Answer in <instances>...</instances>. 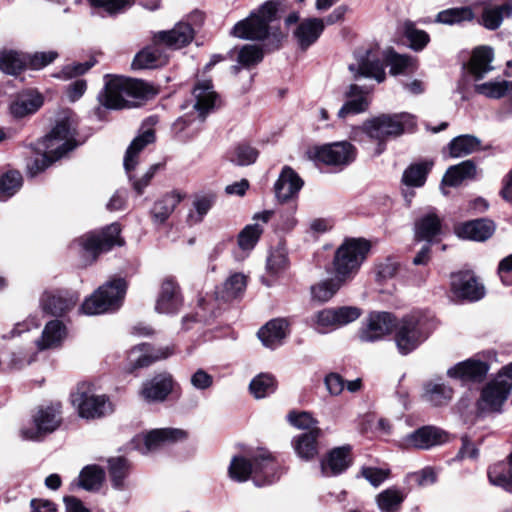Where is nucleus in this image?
<instances>
[{
	"label": "nucleus",
	"mask_w": 512,
	"mask_h": 512,
	"mask_svg": "<svg viewBox=\"0 0 512 512\" xmlns=\"http://www.w3.org/2000/svg\"><path fill=\"white\" fill-rule=\"evenodd\" d=\"M75 135L76 128L69 117L59 120L49 134L33 145V150L42 157L28 165L31 175L43 171L72 151L77 146Z\"/></svg>",
	"instance_id": "1"
},
{
	"label": "nucleus",
	"mask_w": 512,
	"mask_h": 512,
	"mask_svg": "<svg viewBox=\"0 0 512 512\" xmlns=\"http://www.w3.org/2000/svg\"><path fill=\"white\" fill-rule=\"evenodd\" d=\"M156 90L143 80L113 76L106 81L98 100L107 109L121 110L138 105V100L154 96Z\"/></svg>",
	"instance_id": "2"
},
{
	"label": "nucleus",
	"mask_w": 512,
	"mask_h": 512,
	"mask_svg": "<svg viewBox=\"0 0 512 512\" xmlns=\"http://www.w3.org/2000/svg\"><path fill=\"white\" fill-rule=\"evenodd\" d=\"M417 127L416 116L407 112L394 114H381L366 120L362 124V131L377 141L374 155L378 156L385 150V142L390 138H397L404 133H412Z\"/></svg>",
	"instance_id": "3"
},
{
	"label": "nucleus",
	"mask_w": 512,
	"mask_h": 512,
	"mask_svg": "<svg viewBox=\"0 0 512 512\" xmlns=\"http://www.w3.org/2000/svg\"><path fill=\"white\" fill-rule=\"evenodd\" d=\"M275 468L276 464L271 454L262 451L252 462L244 457H234L228 471L230 477L239 482H244L253 475L255 484L262 486L273 482Z\"/></svg>",
	"instance_id": "4"
},
{
	"label": "nucleus",
	"mask_w": 512,
	"mask_h": 512,
	"mask_svg": "<svg viewBox=\"0 0 512 512\" xmlns=\"http://www.w3.org/2000/svg\"><path fill=\"white\" fill-rule=\"evenodd\" d=\"M218 95L214 91L211 80L199 81L192 91L190 104L182 107L187 109L191 106L193 112L191 115L183 116L174 123V129L178 132L184 131L192 123H203L207 115L216 107Z\"/></svg>",
	"instance_id": "5"
},
{
	"label": "nucleus",
	"mask_w": 512,
	"mask_h": 512,
	"mask_svg": "<svg viewBox=\"0 0 512 512\" xmlns=\"http://www.w3.org/2000/svg\"><path fill=\"white\" fill-rule=\"evenodd\" d=\"M394 327L395 343L403 355L415 350L431 332L428 319L419 313L404 316L397 324H394Z\"/></svg>",
	"instance_id": "6"
},
{
	"label": "nucleus",
	"mask_w": 512,
	"mask_h": 512,
	"mask_svg": "<svg viewBox=\"0 0 512 512\" xmlns=\"http://www.w3.org/2000/svg\"><path fill=\"white\" fill-rule=\"evenodd\" d=\"M279 0L265 2L246 19L236 23L231 34L240 39L264 40L269 34V24L275 19Z\"/></svg>",
	"instance_id": "7"
},
{
	"label": "nucleus",
	"mask_w": 512,
	"mask_h": 512,
	"mask_svg": "<svg viewBox=\"0 0 512 512\" xmlns=\"http://www.w3.org/2000/svg\"><path fill=\"white\" fill-rule=\"evenodd\" d=\"M370 249L367 241L362 239L346 240L335 252L333 268L335 276L344 283L358 272Z\"/></svg>",
	"instance_id": "8"
},
{
	"label": "nucleus",
	"mask_w": 512,
	"mask_h": 512,
	"mask_svg": "<svg viewBox=\"0 0 512 512\" xmlns=\"http://www.w3.org/2000/svg\"><path fill=\"white\" fill-rule=\"evenodd\" d=\"M512 390V362L501 368L495 378L485 385L477 402L481 412H502Z\"/></svg>",
	"instance_id": "9"
},
{
	"label": "nucleus",
	"mask_w": 512,
	"mask_h": 512,
	"mask_svg": "<svg viewBox=\"0 0 512 512\" xmlns=\"http://www.w3.org/2000/svg\"><path fill=\"white\" fill-rule=\"evenodd\" d=\"M126 288L127 284L121 278L104 284L83 302L82 312L86 315H97L118 309L124 299Z\"/></svg>",
	"instance_id": "10"
},
{
	"label": "nucleus",
	"mask_w": 512,
	"mask_h": 512,
	"mask_svg": "<svg viewBox=\"0 0 512 512\" xmlns=\"http://www.w3.org/2000/svg\"><path fill=\"white\" fill-rule=\"evenodd\" d=\"M72 403L77 407L79 415L86 419L100 418L114 411L113 404L105 395L90 393L84 385L72 394Z\"/></svg>",
	"instance_id": "11"
},
{
	"label": "nucleus",
	"mask_w": 512,
	"mask_h": 512,
	"mask_svg": "<svg viewBox=\"0 0 512 512\" xmlns=\"http://www.w3.org/2000/svg\"><path fill=\"white\" fill-rule=\"evenodd\" d=\"M119 234V225L113 223L100 232H91L82 236L78 239V243L95 260L100 253L109 251L115 245H123V240L119 237Z\"/></svg>",
	"instance_id": "12"
},
{
	"label": "nucleus",
	"mask_w": 512,
	"mask_h": 512,
	"mask_svg": "<svg viewBox=\"0 0 512 512\" xmlns=\"http://www.w3.org/2000/svg\"><path fill=\"white\" fill-rule=\"evenodd\" d=\"M61 423L59 405L41 407L33 416V426L23 427L21 437L26 440H39L43 435L56 430Z\"/></svg>",
	"instance_id": "13"
},
{
	"label": "nucleus",
	"mask_w": 512,
	"mask_h": 512,
	"mask_svg": "<svg viewBox=\"0 0 512 512\" xmlns=\"http://www.w3.org/2000/svg\"><path fill=\"white\" fill-rule=\"evenodd\" d=\"M394 327V319L388 312H372L358 331L361 342L371 343L381 340Z\"/></svg>",
	"instance_id": "14"
},
{
	"label": "nucleus",
	"mask_w": 512,
	"mask_h": 512,
	"mask_svg": "<svg viewBox=\"0 0 512 512\" xmlns=\"http://www.w3.org/2000/svg\"><path fill=\"white\" fill-rule=\"evenodd\" d=\"M186 437L185 431L176 428H161L154 429L147 433L145 436H138L134 439V442H142L141 445H137L136 448L142 454H148L154 452L167 444L176 442Z\"/></svg>",
	"instance_id": "15"
},
{
	"label": "nucleus",
	"mask_w": 512,
	"mask_h": 512,
	"mask_svg": "<svg viewBox=\"0 0 512 512\" xmlns=\"http://www.w3.org/2000/svg\"><path fill=\"white\" fill-rule=\"evenodd\" d=\"M315 157L327 165H347L355 159L356 149L347 141L335 142L317 148Z\"/></svg>",
	"instance_id": "16"
},
{
	"label": "nucleus",
	"mask_w": 512,
	"mask_h": 512,
	"mask_svg": "<svg viewBox=\"0 0 512 512\" xmlns=\"http://www.w3.org/2000/svg\"><path fill=\"white\" fill-rule=\"evenodd\" d=\"M483 7L479 23L486 29H498L505 18L512 16V0H484L476 3Z\"/></svg>",
	"instance_id": "17"
},
{
	"label": "nucleus",
	"mask_w": 512,
	"mask_h": 512,
	"mask_svg": "<svg viewBox=\"0 0 512 512\" xmlns=\"http://www.w3.org/2000/svg\"><path fill=\"white\" fill-rule=\"evenodd\" d=\"M173 377L169 373H160L143 382L139 395L147 403L163 402L173 390Z\"/></svg>",
	"instance_id": "18"
},
{
	"label": "nucleus",
	"mask_w": 512,
	"mask_h": 512,
	"mask_svg": "<svg viewBox=\"0 0 512 512\" xmlns=\"http://www.w3.org/2000/svg\"><path fill=\"white\" fill-rule=\"evenodd\" d=\"M355 58L356 62L349 65V70L354 73L355 77L374 78L379 83L385 80L386 74L383 65L372 51L357 52Z\"/></svg>",
	"instance_id": "19"
},
{
	"label": "nucleus",
	"mask_w": 512,
	"mask_h": 512,
	"mask_svg": "<svg viewBox=\"0 0 512 512\" xmlns=\"http://www.w3.org/2000/svg\"><path fill=\"white\" fill-rule=\"evenodd\" d=\"M447 441V434L435 426H423L403 438L406 448L430 449Z\"/></svg>",
	"instance_id": "20"
},
{
	"label": "nucleus",
	"mask_w": 512,
	"mask_h": 512,
	"mask_svg": "<svg viewBox=\"0 0 512 512\" xmlns=\"http://www.w3.org/2000/svg\"><path fill=\"white\" fill-rule=\"evenodd\" d=\"M346 101L338 111L339 119H346L349 116L366 112L371 99L370 91L366 87L351 84L345 92Z\"/></svg>",
	"instance_id": "21"
},
{
	"label": "nucleus",
	"mask_w": 512,
	"mask_h": 512,
	"mask_svg": "<svg viewBox=\"0 0 512 512\" xmlns=\"http://www.w3.org/2000/svg\"><path fill=\"white\" fill-rule=\"evenodd\" d=\"M451 290L456 297L469 301L480 300L485 294L484 286L468 271L451 275Z\"/></svg>",
	"instance_id": "22"
},
{
	"label": "nucleus",
	"mask_w": 512,
	"mask_h": 512,
	"mask_svg": "<svg viewBox=\"0 0 512 512\" xmlns=\"http://www.w3.org/2000/svg\"><path fill=\"white\" fill-rule=\"evenodd\" d=\"M194 36L195 31L189 23L178 22L171 30L155 33L154 43L176 50L188 45Z\"/></svg>",
	"instance_id": "23"
},
{
	"label": "nucleus",
	"mask_w": 512,
	"mask_h": 512,
	"mask_svg": "<svg viewBox=\"0 0 512 512\" xmlns=\"http://www.w3.org/2000/svg\"><path fill=\"white\" fill-rule=\"evenodd\" d=\"M78 302V296L68 291L45 292L41 297L44 312L61 316L70 311Z\"/></svg>",
	"instance_id": "24"
},
{
	"label": "nucleus",
	"mask_w": 512,
	"mask_h": 512,
	"mask_svg": "<svg viewBox=\"0 0 512 512\" xmlns=\"http://www.w3.org/2000/svg\"><path fill=\"white\" fill-rule=\"evenodd\" d=\"M174 353L173 346H164L158 349H151L148 344H141L134 347L129 353V361L132 368H142L150 364L168 358Z\"/></svg>",
	"instance_id": "25"
},
{
	"label": "nucleus",
	"mask_w": 512,
	"mask_h": 512,
	"mask_svg": "<svg viewBox=\"0 0 512 512\" xmlns=\"http://www.w3.org/2000/svg\"><path fill=\"white\" fill-rule=\"evenodd\" d=\"M324 31V20L322 18H305L293 31V36L302 50L308 49L321 36Z\"/></svg>",
	"instance_id": "26"
},
{
	"label": "nucleus",
	"mask_w": 512,
	"mask_h": 512,
	"mask_svg": "<svg viewBox=\"0 0 512 512\" xmlns=\"http://www.w3.org/2000/svg\"><path fill=\"white\" fill-rule=\"evenodd\" d=\"M182 305L178 285L171 279L162 282L155 310L161 314H174Z\"/></svg>",
	"instance_id": "27"
},
{
	"label": "nucleus",
	"mask_w": 512,
	"mask_h": 512,
	"mask_svg": "<svg viewBox=\"0 0 512 512\" xmlns=\"http://www.w3.org/2000/svg\"><path fill=\"white\" fill-rule=\"evenodd\" d=\"M494 231L495 225L488 219L471 220L455 227L458 237L479 242L489 239Z\"/></svg>",
	"instance_id": "28"
},
{
	"label": "nucleus",
	"mask_w": 512,
	"mask_h": 512,
	"mask_svg": "<svg viewBox=\"0 0 512 512\" xmlns=\"http://www.w3.org/2000/svg\"><path fill=\"white\" fill-rule=\"evenodd\" d=\"M303 180L290 167L286 166L275 183V194L279 201H288L299 193L303 187Z\"/></svg>",
	"instance_id": "29"
},
{
	"label": "nucleus",
	"mask_w": 512,
	"mask_h": 512,
	"mask_svg": "<svg viewBox=\"0 0 512 512\" xmlns=\"http://www.w3.org/2000/svg\"><path fill=\"white\" fill-rule=\"evenodd\" d=\"M350 446L336 447L321 460V472L324 476H336L344 472L351 464Z\"/></svg>",
	"instance_id": "30"
},
{
	"label": "nucleus",
	"mask_w": 512,
	"mask_h": 512,
	"mask_svg": "<svg viewBox=\"0 0 512 512\" xmlns=\"http://www.w3.org/2000/svg\"><path fill=\"white\" fill-rule=\"evenodd\" d=\"M488 370L489 367L485 362L468 359L448 369L447 375L462 381H480L486 376Z\"/></svg>",
	"instance_id": "31"
},
{
	"label": "nucleus",
	"mask_w": 512,
	"mask_h": 512,
	"mask_svg": "<svg viewBox=\"0 0 512 512\" xmlns=\"http://www.w3.org/2000/svg\"><path fill=\"white\" fill-rule=\"evenodd\" d=\"M167 56L161 44H153L138 52L132 62L133 69H153L166 64Z\"/></svg>",
	"instance_id": "32"
},
{
	"label": "nucleus",
	"mask_w": 512,
	"mask_h": 512,
	"mask_svg": "<svg viewBox=\"0 0 512 512\" xmlns=\"http://www.w3.org/2000/svg\"><path fill=\"white\" fill-rule=\"evenodd\" d=\"M43 105L42 95L34 90H28L18 95L10 105L11 114L22 118L35 113Z\"/></svg>",
	"instance_id": "33"
},
{
	"label": "nucleus",
	"mask_w": 512,
	"mask_h": 512,
	"mask_svg": "<svg viewBox=\"0 0 512 512\" xmlns=\"http://www.w3.org/2000/svg\"><path fill=\"white\" fill-rule=\"evenodd\" d=\"M321 435L319 428H313L292 440V445L299 458L305 461L312 460L318 454L317 439Z\"/></svg>",
	"instance_id": "34"
},
{
	"label": "nucleus",
	"mask_w": 512,
	"mask_h": 512,
	"mask_svg": "<svg viewBox=\"0 0 512 512\" xmlns=\"http://www.w3.org/2000/svg\"><path fill=\"white\" fill-rule=\"evenodd\" d=\"M288 323L284 319H273L258 331V337L264 346L275 348L287 335Z\"/></svg>",
	"instance_id": "35"
},
{
	"label": "nucleus",
	"mask_w": 512,
	"mask_h": 512,
	"mask_svg": "<svg viewBox=\"0 0 512 512\" xmlns=\"http://www.w3.org/2000/svg\"><path fill=\"white\" fill-rule=\"evenodd\" d=\"M493 59L494 53L490 47L481 46L473 51L469 62V71L475 80L484 78L487 73L493 70L491 65Z\"/></svg>",
	"instance_id": "36"
},
{
	"label": "nucleus",
	"mask_w": 512,
	"mask_h": 512,
	"mask_svg": "<svg viewBox=\"0 0 512 512\" xmlns=\"http://www.w3.org/2000/svg\"><path fill=\"white\" fill-rule=\"evenodd\" d=\"M476 171V165L472 160H465L457 165L450 166L443 176L442 185L459 186L464 180L475 178Z\"/></svg>",
	"instance_id": "37"
},
{
	"label": "nucleus",
	"mask_w": 512,
	"mask_h": 512,
	"mask_svg": "<svg viewBox=\"0 0 512 512\" xmlns=\"http://www.w3.org/2000/svg\"><path fill=\"white\" fill-rule=\"evenodd\" d=\"M66 327L59 320H52L45 325L41 338L36 341L39 350L58 347L66 337Z\"/></svg>",
	"instance_id": "38"
},
{
	"label": "nucleus",
	"mask_w": 512,
	"mask_h": 512,
	"mask_svg": "<svg viewBox=\"0 0 512 512\" xmlns=\"http://www.w3.org/2000/svg\"><path fill=\"white\" fill-rule=\"evenodd\" d=\"M155 140L154 131L148 129L144 131L141 135L137 136L127 148L125 157H124V168L127 173H130L137 165V157L138 154L150 143H153Z\"/></svg>",
	"instance_id": "39"
},
{
	"label": "nucleus",
	"mask_w": 512,
	"mask_h": 512,
	"mask_svg": "<svg viewBox=\"0 0 512 512\" xmlns=\"http://www.w3.org/2000/svg\"><path fill=\"white\" fill-rule=\"evenodd\" d=\"M29 63V56L17 51L4 49L0 51V70L9 75L19 74Z\"/></svg>",
	"instance_id": "40"
},
{
	"label": "nucleus",
	"mask_w": 512,
	"mask_h": 512,
	"mask_svg": "<svg viewBox=\"0 0 512 512\" xmlns=\"http://www.w3.org/2000/svg\"><path fill=\"white\" fill-rule=\"evenodd\" d=\"M481 150V140L474 135H460L449 143V154L452 158H461Z\"/></svg>",
	"instance_id": "41"
},
{
	"label": "nucleus",
	"mask_w": 512,
	"mask_h": 512,
	"mask_svg": "<svg viewBox=\"0 0 512 512\" xmlns=\"http://www.w3.org/2000/svg\"><path fill=\"white\" fill-rule=\"evenodd\" d=\"M344 284L338 277L320 280L310 287L311 298L315 302L329 301Z\"/></svg>",
	"instance_id": "42"
},
{
	"label": "nucleus",
	"mask_w": 512,
	"mask_h": 512,
	"mask_svg": "<svg viewBox=\"0 0 512 512\" xmlns=\"http://www.w3.org/2000/svg\"><path fill=\"white\" fill-rule=\"evenodd\" d=\"M488 478L492 485L499 486L512 493V465L507 462H498L488 469Z\"/></svg>",
	"instance_id": "43"
},
{
	"label": "nucleus",
	"mask_w": 512,
	"mask_h": 512,
	"mask_svg": "<svg viewBox=\"0 0 512 512\" xmlns=\"http://www.w3.org/2000/svg\"><path fill=\"white\" fill-rule=\"evenodd\" d=\"M246 287V277L241 273L232 274L215 294L218 299L231 301L243 293Z\"/></svg>",
	"instance_id": "44"
},
{
	"label": "nucleus",
	"mask_w": 512,
	"mask_h": 512,
	"mask_svg": "<svg viewBox=\"0 0 512 512\" xmlns=\"http://www.w3.org/2000/svg\"><path fill=\"white\" fill-rule=\"evenodd\" d=\"M441 231V221L434 213L422 216L415 222V237L418 240L430 241Z\"/></svg>",
	"instance_id": "45"
},
{
	"label": "nucleus",
	"mask_w": 512,
	"mask_h": 512,
	"mask_svg": "<svg viewBox=\"0 0 512 512\" xmlns=\"http://www.w3.org/2000/svg\"><path fill=\"white\" fill-rule=\"evenodd\" d=\"M475 18V13L471 7H455L440 11L435 21L444 25H456L464 22H471Z\"/></svg>",
	"instance_id": "46"
},
{
	"label": "nucleus",
	"mask_w": 512,
	"mask_h": 512,
	"mask_svg": "<svg viewBox=\"0 0 512 512\" xmlns=\"http://www.w3.org/2000/svg\"><path fill=\"white\" fill-rule=\"evenodd\" d=\"M423 397L433 406H442L452 399L453 390L444 383L429 382L425 385Z\"/></svg>",
	"instance_id": "47"
},
{
	"label": "nucleus",
	"mask_w": 512,
	"mask_h": 512,
	"mask_svg": "<svg viewBox=\"0 0 512 512\" xmlns=\"http://www.w3.org/2000/svg\"><path fill=\"white\" fill-rule=\"evenodd\" d=\"M277 381L272 374L260 373L249 384V391L256 399L265 398L276 391Z\"/></svg>",
	"instance_id": "48"
},
{
	"label": "nucleus",
	"mask_w": 512,
	"mask_h": 512,
	"mask_svg": "<svg viewBox=\"0 0 512 512\" xmlns=\"http://www.w3.org/2000/svg\"><path fill=\"white\" fill-rule=\"evenodd\" d=\"M263 59V50L256 45H244L238 53L237 65L231 67L233 74H238L241 67L250 68L257 65Z\"/></svg>",
	"instance_id": "49"
},
{
	"label": "nucleus",
	"mask_w": 512,
	"mask_h": 512,
	"mask_svg": "<svg viewBox=\"0 0 512 512\" xmlns=\"http://www.w3.org/2000/svg\"><path fill=\"white\" fill-rule=\"evenodd\" d=\"M475 91L487 98L500 99L512 92V81L492 80L475 85Z\"/></svg>",
	"instance_id": "50"
},
{
	"label": "nucleus",
	"mask_w": 512,
	"mask_h": 512,
	"mask_svg": "<svg viewBox=\"0 0 512 512\" xmlns=\"http://www.w3.org/2000/svg\"><path fill=\"white\" fill-rule=\"evenodd\" d=\"M432 166V161H423L410 165L403 173V183L413 187L423 186Z\"/></svg>",
	"instance_id": "51"
},
{
	"label": "nucleus",
	"mask_w": 512,
	"mask_h": 512,
	"mask_svg": "<svg viewBox=\"0 0 512 512\" xmlns=\"http://www.w3.org/2000/svg\"><path fill=\"white\" fill-rule=\"evenodd\" d=\"M180 200V197L174 193L166 194L158 200L152 209L154 221L158 223L165 222L180 203Z\"/></svg>",
	"instance_id": "52"
},
{
	"label": "nucleus",
	"mask_w": 512,
	"mask_h": 512,
	"mask_svg": "<svg viewBox=\"0 0 512 512\" xmlns=\"http://www.w3.org/2000/svg\"><path fill=\"white\" fill-rule=\"evenodd\" d=\"M404 495L397 489L389 488L377 496V505L382 512H398Z\"/></svg>",
	"instance_id": "53"
},
{
	"label": "nucleus",
	"mask_w": 512,
	"mask_h": 512,
	"mask_svg": "<svg viewBox=\"0 0 512 512\" xmlns=\"http://www.w3.org/2000/svg\"><path fill=\"white\" fill-rule=\"evenodd\" d=\"M403 34L409 41V46L414 51L423 50L430 41L429 35L424 31L417 29L414 23L406 21L403 25Z\"/></svg>",
	"instance_id": "54"
},
{
	"label": "nucleus",
	"mask_w": 512,
	"mask_h": 512,
	"mask_svg": "<svg viewBox=\"0 0 512 512\" xmlns=\"http://www.w3.org/2000/svg\"><path fill=\"white\" fill-rule=\"evenodd\" d=\"M22 185V176L18 171H9L0 177V201L13 196Z\"/></svg>",
	"instance_id": "55"
},
{
	"label": "nucleus",
	"mask_w": 512,
	"mask_h": 512,
	"mask_svg": "<svg viewBox=\"0 0 512 512\" xmlns=\"http://www.w3.org/2000/svg\"><path fill=\"white\" fill-rule=\"evenodd\" d=\"M104 478L103 470L97 466H87L79 475V485L88 491L99 489Z\"/></svg>",
	"instance_id": "56"
},
{
	"label": "nucleus",
	"mask_w": 512,
	"mask_h": 512,
	"mask_svg": "<svg viewBox=\"0 0 512 512\" xmlns=\"http://www.w3.org/2000/svg\"><path fill=\"white\" fill-rule=\"evenodd\" d=\"M263 232V228L255 223L246 225L238 235V246L243 251L252 250L257 244L261 234Z\"/></svg>",
	"instance_id": "57"
},
{
	"label": "nucleus",
	"mask_w": 512,
	"mask_h": 512,
	"mask_svg": "<svg viewBox=\"0 0 512 512\" xmlns=\"http://www.w3.org/2000/svg\"><path fill=\"white\" fill-rule=\"evenodd\" d=\"M332 308H325L314 313L310 318L311 326L320 333L337 329Z\"/></svg>",
	"instance_id": "58"
},
{
	"label": "nucleus",
	"mask_w": 512,
	"mask_h": 512,
	"mask_svg": "<svg viewBox=\"0 0 512 512\" xmlns=\"http://www.w3.org/2000/svg\"><path fill=\"white\" fill-rule=\"evenodd\" d=\"M258 157V151L248 144L237 145L230 157L231 162L238 166L253 164Z\"/></svg>",
	"instance_id": "59"
},
{
	"label": "nucleus",
	"mask_w": 512,
	"mask_h": 512,
	"mask_svg": "<svg viewBox=\"0 0 512 512\" xmlns=\"http://www.w3.org/2000/svg\"><path fill=\"white\" fill-rule=\"evenodd\" d=\"M385 61L390 66V73L393 75L405 72L413 64L411 57L398 54L392 49L385 52Z\"/></svg>",
	"instance_id": "60"
},
{
	"label": "nucleus",
	"mask_w": 512,
	"mask_h": 512,
	"mask_svg": "<svg viewBox=\"0 0 512 512\" xmlns=\"http://www.w3.org/2000/svg\"><path fill=\"white\" fill-rule=\"evenodd\" d=\"M128 473V463L123 457H115L109 459V474L112 479L113 485L116 488H120L123 483V479Z\"/></svg>",
	"instance_id": "61"
},
{
	"label": "nucleus",
	"mask_w": 512,
	"mask_h": 512,
	"mask_svg": "<svg viewBox=\"0 0 512 512\" xmlns=\"http://www.w3.org/2000/svg\"><path fill=\"white\" fill-rule=\"evenodd\" d=\"M336 328L347 325L357 320L361 315V310L353 306H342L332 308Z\"/></svg>",
	"instance_id": "62"
},
{
	"label": "nucleus",
	"mask_w": 512,
	"mask_h": 512,
	"mask_svg": "<svg viewBox=\"0 0 512 512\" xmlns=\"http://www.w3.org/2000/svg\"><path fill=\"white\" fill-rule=\"evenodd\" d=\"M214 203L213 196H202L193 202L194 212L189 214L191 224L200 223L204 216L208 213Z\"/></svg>",
	"instance_id": "63"
},
{
	"label": "nucleus",
	"mask_w": 512,
	"mask_h": 512,
	"mask_svg": "<svg viewBox=\"0 0 512 512\" xmlns=\"http://www.w3.org/2000/svg\"><path fill=\"white\" fill-rule=\"evenodd\" d=\"M96 8H102L110 15L117 14L130 7L133 0H89Z\"/></svg>",
	"instance_id": "64"
}]
</instances>
